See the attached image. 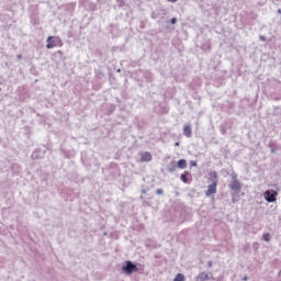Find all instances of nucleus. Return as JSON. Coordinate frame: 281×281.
Masks as SVG:
<instances>
[{
  "label": "nucleus",
  "instance_id": "8",
  "mask_svg": "<svg viewBox=\"0 0 281 281\" xmlns=\"http://www.w3.org/2000/svg\"><path fill=\"white\" fill-rule=\"evenodd\" d=\"M176 166L181 170H186V168H188V161H186V159H180Z\"/></svg>",
  "mask_w": 281,
  "mask_h": 281
},
{
  "label": "nucleus",
  "instance_id": "23",
  "mask_svg": "<svg viewBox=\"0 0 281 281\" xmlns=\"http://www.w3.org/2000/svg\"><path fill=\"white\" fill-rule=\"evenodd\" d=\"M190 165H191V166H196V161L191 160Z\"/></svg>",
  "mask_w": 281,
  "mask_h": 281
},
{
  "label": "nucleus",
  "instance_id": "18",
  "mask_svg": "<svg viewBox=\"0 0 281 281\" xmlns=\"http://www.w3.org/2000/svg\"><path fill=\"white\" fill-rule=\"evenodd\" d=\"M156 194H158V195L164 194V190H162V189H157V190H156Z\"/></svg>",
  "mask_w": 281,
  "mask_h": 281
},
{
  "label": "nucleus",
  "instance_id": "14",
  "mask_svg": "<svg viewBox=\"0 0 281 281\" xmlns=\"http://www.w3.org/2000/svg\"><path fill=\"white\" fill-rule=\"evenodd\" d=\"M145 77H146L147 82H153V75H150V72H147L145 75Z\"/></svg>",
  "mask_w": 281,
  "mask_h": 281
},
{
  "label": "nucleus",
  "instance_id": "11",
  "mask_svg": "<svg viewBox=\"0 0 281 281\" xmlns=\"http://www.w3.org/2000/svg\"><path fill=\"white\" fill-rule=\"evenodd\" d=\"M167 170L168 172H175V170H177V165H175V162H171L170 165H168Z\"/></svg>",
  "mask_w": 281,
  "mask_h": 281
},
{
  "label": "nucleus",
  "instance_id": "3",
  "mask_svg": "<svg viewBox=\"0 0 281 281\" xmlns=\"http://www.w3.org/2000/svg\"><path fill=\"white\" fill-rule=\"evenodd\" d=\"M123 273H126V276H132V273H137L139 269L137 268V265H135L133 261L127 260L125 261V265L122 267Z\"/></svg>",
  "mask_w": 281,
  "mask_h": 281
},
{
  "label": "nucleus",
  "instance_id": "16",
  "mask_svg": "<svg viewBox=\"0 0 281 281\" xmlns=\"http://www.w3.org/2000/svg\"><path fill=\"white\" fill-rule=\"evenodd\" d=\"M151 19H159V13L157 11H153Z\"/></svg>",
  "mask_w": 281,
  "mask_h": 281
},
{
  "label": "nucleus",
  "instance_id": "19",
  "mask_svg": "<svg viewBox=\"0 0 281 281\" xmlns=\"http://www.w3.org/2000/svg\"><path fill=\"white\" fill-rule=\"evenodd\" d=\"M170 23H171V25H175V23H177V18H172V19L170 20Z\"/></svg>",
  "mask_w": 281,
  "mask_h": 281
},
{
  "label": "nucleus",
  "instance_id": "30",
  "mask_svg": "<svg viewBox=\"0 0 281 281\" xmlns=\"http://www.w3.org/2000/svg\"><path fill=\"white\" fill-rule=\"evenodd\" d=\"M217 281H223V278L217 279Z\"/></svg>",
  "mask_w": 281,
  "mask_h": 281
},
{
  "label": "nucleus",
  "instance_id": "24",
  "mask_svg": "<svg viewBox=\"0 0 281 281\" xmlns=\"http://www.w3.org/2000/svg\"><path fill=\"white\" fill-rule=\"evenodd\" d=\"M243 280H244V281H247V280H249V277L245 276V277L243 278Z\"/></svg>",
  "mask_w": 281,
  "mask_h": 281
},
{
  "label": "nucleus",
  "instance_id": "15",
  "mask_svg": "<svg viewBox=\"0 0 281 281\" xmlns=\"http://www.w3.org/2000/svg\"><path fill=\"white\" fill-rule=\"evenodd\" d=\"M238 193H232V203H237L238 198H236Z\"/></svg>",
  "mask_w": 281,
  "mask_h": 281
},
{
  "label": "nucleus",
  "instance_id": "7",
  "mask_svg": "<svg viewBox=\"0 0 281 281\" xmlns=\"http://www.w3.org/2000/svg\"><path fill=\"white\" fill-rule=\"evenodd\" d=\"M140 161H153V155L148 151L142 154Z\"/></svg>",
  "mask_w": 281,
  "mask_h": 281
},
{
  "label": "nucleus",
  "instance_id": "17",
  "mask_svg": "<svg viewBox=\"0 0 281 281\" xmlns=\"http://www.w3.org/2000/svg\"><path fill=\"white\" fill-rule=\"evenodd\" d=\"M32 157H33V159H38V150H35V151L32 154Z\"/></svg>",
  "mask_w": 281,
  "mask_h": 281
},
{
  "label": "nucleus",
  "instance_id": "4",
  "mask_svg": "<svg viewBox=\"0 0 281 281\" xmlns=\"http://www.w3.org/2000/svg\"><path fill=\"white\" fill-rule=\"evenodd\" d=\"M276 196H278V192L276 191H266L265 199L268 203H276Z\"/></svg>",
  "mask_w": 281,
  "mask_h": 281
},
{
  "label": "nucleus",
  "instance_id": "20",
  "mask_svg": "<svg viewBox=\"0 0 281 281\" xmlns=\"http://www.w3.org/2000/svg\"><path fill=\"white\" fill-rule=\"evenodd\" d=\"M221 131H222V135H225L227 133V130L225 127H221Z\"/></svg>",
  "mask_w": 281,
  "mask_h": 281
},
{
  "label": "nucleus",
  "instance_id": "25",
  "mask_svg": "<svg viewBox=\"0 0 281 281\" xmlns=\"http://www.w3.org/2000/svg\"><path fill=\"white\" fill-rule=\"evenodd\" d=\"M168 1H170L171 3H177V1L179 0H168Z\"/></svg>",
  "mask_w": 281,
  "mask_h": 281
},
{
  "label": "nucleus",
  "instance_id": "2",
  "mask_svg": "<svg viewBox=\"0 0 281 281\" xmlns=\"http://www.w3.org/2000/svg\"><path fill=\"white\" fill-rule=\"evenodd\" d=\"M212 179V184L209 186L207 190L205 191L206 196H212V194H216V187L218 186V173L213 171L210 173Z\"/></svg>",
  "mask_w": 281,
  "mask_h": 281
},
{
  "label": "nucleus",
  "instance_id": "5",
  "mask_svg": "<svg viewBox=\"0 0 281 281\" xmlns=\"http://www.w3.org/2000/svg\"><path fill=\"white\" fill-rule=\"evenodd\" d=\"M183 135L186 137H192V124H190V123L184 124V126H183Z\"/></svg>",
  "mask_w": 281,
  "mask_h": 281
},
{
  "label": "nucleus",
  "instance_id": "26",
  "mask_svg": "<svg viewBox=\"0 0 281 281\" xmlns=\"http://www.w3.org/2000/svg\"><path fill=\"white\" fill-rule=\"evenodd\" d=\"M21 58H23V56H21V55H18V60H21Z\"/></svg>",
  "mask_w": 281,
  "mask_h": 281
},
{
  "label": "nucleus",
  "instance_id": "12",
  "mask_svg": "<svg viewBox=\"0 0 281 281\" xmlns=\"http://www.w3.org/2000/svg\"><path fill=\"white\" fill-rule=\"evenodd\" d=\"M262 239L266 243H270L271 241V235L269 233L263 234Z\"/></svg>",
  "mask_w": 281,
  "mask_h": 281
},
{
  "label": "nucleus",
  "instance_id": "10",
  "mask_svg": "<svg viewBox=\"0 0 281 281\" xmlns=\"http://www.w3.org/2000/svg\"><path fill=\"white\" fill-rule=\"evenodd\" d=\"M173 281H186V276H183V273H178Z\"/></svg>",
  "mask_w": 281,
  "mask_h": 281
},
{
  "label": "nucleus",
  "instance_id": "28",
  "mask_svg": "<svg viewBox=\"0 0 281 281\" xmlns=\"http://www.w3.org/2000/svg\"><path fill=\"white\" fill-rule=\"evenodd\" d=\"M179 144H180L179 142H176V143H175V146H179Z\"/></svg>",
  "mask_w": 281,
  "mask_h": 281
},
{
  "label": "nucleus",
  "instance_id": "13",
  "mask_svg": "<svg viewBox=\"0 0 281 281\" xmlns=\"http://www.w3.org/2000/svg\"><path fill=\"white\" fill-rule=\"evenodd\" d=\"M180 179H181V181H183V183H188V175L182 173V175L180 176Z\"/></svg>",
  "mask_w": 281,
  "mask_h": 281
},
{
  "label": "nucleus",
  "instance_id": "22",
  "mask_svg": "<svg viewBox=\"0 0 281 281\" xmlns=\"http://www.w3.org/2000/svg\"><path fill=\"white\" fill-rule=\"evenodd\" d=\"M260 41H267V37H265V35H260Z\"/></svg>",
  "mask_w": 281,
  "mask_h": 281
},
{
  "label": "nucleus",
  "instance_id": "27",
  "mask_svg": "<svg viewBox=\"0 0 281 281\" xmlns=\"http://www.w3.org/2000/svg\"><path fill=\"white\" fill-rule=\"evenodd\" d=\"M142 194H146V189H143V190H142Z\"/></svg>",
  "mask_w": 281,
  "mask_h": 281
},
{
  "label": "nucleus",
  "instance_id": "1",
  "mask_svg": "<svg viewBox=\"0 0 281 281\" xmlns=\"http://www.w3.org/2000/svg\"><path fill=\"white\" fill-rule=\"evenodd\" d=\"M231 177L232 181L228 183V188L233 193L239 194V192L243 190V184L240 183V180H238V175L233 172Z\"/></svg>",
  "mask_w": 281,
  "mask_h": 281
},
{
  "label": "nucleus",
  "instance_id": "29",
  "mask_svg": "<svg viewBox=\"0 0 281 281\" xmlns=\"http://www.w3.org/2000/svg\"><path fill=\"white\" fill-rule=\"evenodd\" d=\"M278 13L281 14V9H278Z\"/></svg>",
  "mask_w": 281,
  "mask_h": 281
},
{
  "label": "nucleus",
  "instance_id": "6",
  "mask_svg": "<svg viewBox=\"0 0 281 281\" xmlns=\"http://www.w3.org/2000/svg\"><path fill=\"white\" fill-rule=\"evenodd\" d=\"M212 277L206 272H200L199 276L195 277L194 281H206L210 280Z\"/></svg>",
  "mask_w": 281,
  "mask_h": 281
},
{
  "label": "nucleus",
  "instance_id": "21",
  "mask_svg": "<svg viewBox=\"0 0 281 281\" xmlns=\"http://www.w3.org/2000/svg\"><path fill=\"white\" fill-rule=\"evenodd\" d=\"M212 265H213L212 261H207V267H209V269H212Z\"/></svg>",
  "mask_w": 281,
  "mask_h": 281
},
{
  "label": "nucleus",
  "instance_id": "9",
  "mask_svg": "<svg viewBox=\"0 0 281 281\" xmlns=\"http://www.w3.org/2000/svg\"><path fill=\"white\" fill-rule=\"evenodd\" d=\"M54 47H56V44H54V37L53 36H48L46 48L47 49H54Z\"/></svg>",
  "mask_w": 281,
  "mask_h": 281
}]
</instances>
